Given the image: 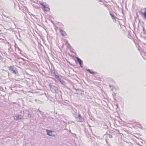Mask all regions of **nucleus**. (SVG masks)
Listing matches in <instances>:
<instances>
[{
  "label": "nucleus",
  "instance_id": "27",
  "mask_svg": "<svg viewBox=\"0 0 146 146\" xmlns=\"http://www.w3.org/2000/svg\"><path fill=\"white\" fill-rule=\"evenodd\" d=\"M21 58V59H23V58Z\"/></svg>",
  "mask_w": 146,
  "mask_h": 146
},
{
  "label": "nucleus",
  "instance_id": "2",
  "mask_svg": "<svg viewBox=\"0 0 146 146\" xmlns=\"http://www.w3.org/2000/svg\"><path fill=\"white\" fill-rule=\"evenodd\" d=\"M40 3L42 6V8L43 11H47L50 10V8L48 7L46 5H44V3L42 2H40Z\"/></svg>",
  "mask_w": 146,
  "mask_h": 146
},
{
  "label": "nucleus",
  "instance_id": "25",
  "mask_svg": "<svg viewBox=\"0 0 146 146\" xmlns=\"http://www.w3.org/2000/svg\"><path fill=\"white\" fill-rule=\"evenodd\" d=\"M18 34L19 35V36H20V34H19V33H18Z\"/></svg>",
  "mask_w": 146,
  "mask_h": 146
},
{
  "label": "nucleus",
  "instance_id": "15",
  "mask_svg": "<svg viewBox=\"0 0 146 146\" xmlns=\"http://www.w3.org/2000/svg\"><path fill=\"white\" fill-rule=\"evenodd\" d=\"M35 101L37 103H40L41 102L39 100L37 99L35 100Z\"/></svg>",
  "mask_w": 146,
  "mask_h": 146
},
{
  "label": "nucleus",
  "instance_id": "16",
  "mask_svg": "<svg viewBox=\"0 0 146 146\" xmlns=\"http://www.w3.org/2000/svg\"><path fill=\"white\" fill-rule=\"evenodd\" d=\"M108 135H109V138H111L112 137V136L111 135H110V134H108Z\"/></svg>",
  "mask_w": 146,
  "mask_h": 146
},
{
  "label": "nucleus",
  "instance_id": "13",
  "mask_svg": "<svg viewBox=\"0 0 146 146\" xmlns=\"http://www.w3.org/2000/svg\"><path fill=\"white\" fill-rule=\"evenodd\" d=\"M60 33L61 35L63 36H65L66 35V34L65 31H63L62 29H60Z\"/></svg>",
  "mask_w": 146,
  "mask_h": 146
},
{
  "label": "nucleus",
  "instance_id": "22",
  "mask_svg": "<svg viewBox=\"0 0 146 146\" xmlns=\"http://www.w3.org/2000/svg\"><path fill=\"white\" fill-rule=\"evenodd\" d=\"M18 39V38H17ZM18 39L19 40V41H22V40L21 39Z\"/></svg>",
  "mask_w": 146,
  "mask_h": 146
},
{
  "label": "nucleus",
  "instance_id": "5",
  "mask_svg": "<svg viewBox=\"0 0 146 146\" xmlns=\"http://www.w3.org/2000/svg\"><path fill=\"white\" fill-rule=\"evenodd\" d=\"M46 131L47 134L48 135L53 136L55 135L56 133L54 131L49 130L48 129H46Z\"/></svg>",
  "mask_w": 146,
  "mask_h": 146
},
{
  "label": "nucleus",
  "instance_id": "23",
  "mask_svg": "<svg viewBox=\"0 0 146 146\" xmlns=\"http://www.w3.org/2000/svg\"><path fill=\"white\" fill-rule=\"evenodd\" d=\"M109 86H110V88H111V87H112V86H111L110 85Z\"/></svg>",
  "mask_w": 146,
  "mask_h": 146
},
{
  "label": "nucleus",
  "instance_id": "21",
  "mask_svg": "<svg viewBox=\"0 0 146 146\" xmlns=\"http://www.w3.org/2000/svg\"><path fill=\"white\" fill-rule=\"evenodd\" d=\"M18 50L20 51H21V50L19 48H18Z\"/></svg>",
  "mask_w": 146,
  "mask_h": 146
},
{
  "label": "nucleus",
  "instance_id": "6",
  "mask_svg": "<svg viewBox=\"0 0 146 146\" xmlns=\"http://www.w3.org/2000/svg\"><path fill=\"white\" fill-rule=\"evenodd\" d=\"M72 111V112L73 115V116L76 119V117L78 116V115L80 114V113L78 112H77V110L75 108L73 109Z\"/></svg>",
  "mask_w": 146,
  "mask_h": 146
},
{
  "label": "nucleus",
  "instance_id": "18",
  "mask_svg": "<svg viewBox=\"0 0 146 146\" xmlns=\"http://www.w3.org/2000/svg\"><path fill=\"white\" fill-rule=\"evenodd\" d=\"M31 115L29 113L28 117H31Z\"/></svg>",
  "mask_w": 146,
  "mask_h": 146
},
{
  "label": "nucleus",
  "instance_id": "3",
  "mask_svg": "<svg viewBox=\"0 0 146 146\" xmlns=\"http://www.w3.org/2000/svg\"><path fill=\"white\" fill-rule=\"evenodd\" d=\"M76 120L79 122H83L84 121V118L82 117L80 114L78 115V116L76 118Z\"/></svg>",
  "mask_w": 146,
  "mask_h": 146
},
{
  "label": "nucleus",
  "instance_id": "8",
  "mask_svg": "<svg viewBox=\"0 0 146 146\" xmlns=\"http://www.w3.org/2000/svg\"><path fill=\"white\" fill-rule=\"evenodd\" d=\"M47 97L48 100L52 102H54L56 100V97H52L50 96H47Z\"/></svg>",
  "mask_w": 146,
  "mask_h": 146
},
{
  "label": "nucleus",
  "instance_id": "1",
  "mask_svg": "<svg viewBox=\"0 0 146 146\" xmlns=\"http://www.w3.org/2000/svg\"><path fill=\"white\" fill-rule=\"evenodd\" d=\"M50 90L53 93H56L58 90V88L56 86H54L51 84H49L48 85Z\"/></svg>",
  "mask_w": 146,
  "mask_h": 146
},
{
  "label": "nucleus",
  "instance_id": "9",
  "mask_svg": "<svg viewBox=\"0 0 146 146\" xmlns=\"http://www.w3.org/2000/svg\"><path fill=\"white\" fill-rule=\"evenodd\" d=\"M56 78L58 80V81L60 82V83L63 86H65L66 84V83L63 80L61 79L58 76H57L56 77Z\"/></svg>",
  "mask_w": 146,
  "mask_h": 146
},
{
  "label": "nucleus",
  "instance_id": "17",
  "mask_svg": "<svg viewBox=\"0 0 146 146\" xmlns=\"http://www.w3.org/2000/svg\"><path fill=\"white\" fill-rule=\"evenodd\" d=\"M110 15H111V16L112 18L113 19H114V17L113 16V15L111 13H110Z\"/></svg>",
  "mask_w": 146,
  "mask_h": 146
},
{
  "label": "nucleus",
  "instance_id": "20",
  "mask_svg": "<svg viewBox=\"0 0 146 146\" xmlns=\"http://www.w3.org/2000/svg\"><path fill=\"white\" fill-rule=\"evenodd\" d=\"M2 89V90H3V88H1H1H0V90H1Z\"/></svg>",
  "mask_w": 146,
  "mask_h": 146
},
{
  "label": "nucleus",
  "instance_id": "26",
  "mask_svg": "<svg viewBox=\"0 0 146 146\" xmlns=\"http://www.w3.org/2000/svg\"><path fill=\"white\" fill-rule=\"evenodd\" d=\"M74 88V89H75V90H76L75 88Z\"/></svg>",
  "mask_w": 146,
  "mask_h": 146
},
{
  "label": "nucleus",
  "instance_id": "11",
  "mask_svg": "<svg viewBox=\"0 0 146 146\" xmlns=\"http://www.w3.org/2000/svg\"><path fill=\"white\" fill-rule=\"evenodd\" d=\"M76 60L78 63L80 65V67L83 68V64L82 61L78 57L76 58Z\"/></svg>",
  "mask_w": 146,
  "mask_h": 146
},
{
  "label": "nucleus",
  "instance_id": "24",
  "mask_svg": "<svg viewBox=\"0 0 146 146\" xmlns=\"http://www.w3.org/2000/svg\"><path fill=\"white\" fill-rule=\"evenodd\" d=\"M19 53L21 54H22V53L21 52H20Z\"/></svg>",
  "mask_w": 146,
  "mask_h": 146
},
{
  "label": "nucleus",
  "instance_id": "7",
  "mask_svg": "<svg viewBox=\"0 0 146 146\" xmlns=\"http://www.w3.org/2000/svg\"><path fill=\"white\" fill-rule=\"evenodd\" d=\"M72 111V112L73 115V116L76 119V117L78 116V115L80 114V113L78 112H77V110L75 108L73 109Z\"/></svg>",
  "mask_w": 146,
  "mask_h": 146
},
{
  "label": "nucleus",
  "instance_id": "4",
  "mask_svg": "<svg viewBox=\"0 0 146 146\" xmlns=\"http://www.w3.org/2000/svg\"><path fill=\"white\" fill-rule=\"evenodd\" d=\"M8 68L10 71L12 72L13 73H14L15 74H17V71L14 66H9L8 67Z\"/></svg>",
  "mask_w": 146,
  "mask_h": 146
},
{
  "label": "nucleus",
  "instance_id": "12",
  "mask_svg": "<svg viewBox=\"0 0 146 146\" xmlns=\"http://www.w3.org/2000/svg\"><path fill=\"white\" fill-rule=\"evenodd\" d=\"M145 11L144 13L142 12H140V13L142 16L146 20V7L145 8Z\"/></svg>",
  "mask_w": 146,
  "mask_h": 146
},
{
  "label": "nucleus",
  "instance_id": "19",
  "mask_svg": "<svg viewBox=\"0 0 146 146\" xmlns=\"http://www.w3.org/2000/svg\"><path fill=\"white\" fill-rule=\"evenodd\" d=\"M2 57L0 55V60H1L2 59Z\"/></svg>",
  "mask_w": 146,
  "mask_h": 146
},
{
  "label": "nucleus",
  "instance_id": "14",
  "mask_svg": "<svg viewBox=\"0 0 146 146\" xmlns=\"http://www.w3.org/2000/svg\"><path fill=\"white\" fill-rule=\"evenodd\" d=\"M92 70H90L89 69H86V70L89 73L94 75V74L95 73V72H94L93 71H92Z\"/></svg>",
  "mask_w": 146,
  "mask_h": 146
},
{
  "label": "nucleus",
  "instance_id": "10",
  "mask_svg": "<svg viewBox=\"0 0 146 146\" xmlns=\"http://www.w3.org/2000/svg\"><path fill=\"white\" fill-rule=\"evenodd\" d=\"M23 117V115L21 114H18L14 116V119L15 120L21 119Z\"/></svg>",
  "mask_w": 146,
  "mask_h": 146
}]
</instances>
